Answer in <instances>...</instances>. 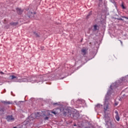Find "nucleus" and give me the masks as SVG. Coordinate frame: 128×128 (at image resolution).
<instances>
[{
  "label": "nucleus",
  "instance_id": "nucleus-24",
  "mask_svg": "<svg viewBox=\"0 0 128 128\" xmlns=\"http://www.w3.org/2000/svg\"><path fill=\"white\" fill-rule=\"evenodd\" d=\"M118 20H124V19L122 18H118Z\"/></svg>",
  "mask_w": 128,
  "mask_h": 128
},
{
  "label": "nucleus",
  "instance_id": "nucleus-5",
  "mask_svg": "<svg viewBox=\"0 0 128 128\" xmlns=\"http://www.w3.org/2000/svg\"><path fill=\"white\" fill-rule=\"evenodd\" d=\"M81 54L84 56H86V54H88V48H83L81 50Z\"/></svg>",
  "mask_w": 128,
  "mask_h": 128
},
{
  "label": "nucleus",
  "instance_id": "nucleus-32",
  "mask_svg": "<svg viewBox=\"0 0 128 128\" xmlns=\"http://www.w3.org/2000/svg\"><path fill=\"white\" fill-rule=\"evenodd\" d=\"M36 118H38V117H37L36 116Z\"/></svg>",
  "mask_w": 128,
  "mask_h": 128
},
{
  "label": "nucleus",
  "instance_id": "nucleus-29",
  "mask_svg": "<svg viewBox=\"0 0 128 128\" xmlns=\"http://www.w3.org/2000/svg\"><path fill=\"white\" fill-rule=\"evenodd\" d=\"M118 103H115V106H118Z\"/></svg>",
  "mask_w": 128,
  "mask_h": 128
},
{
  "label": "nucleus",
  "instance_id": "nucleus-12",
  "mask_svg": "<svg viewBox=\"0 0 128 128\" xmlns=\"http://www.w3.org/2000/svg\"><path fill=\"white\" fill-rule=\"evenodd\" d=\"M17 10V12L18 14H22V9L20 8H17L16 9Z\"/></svg>",
  "mask_w": 128,
  "mask_h": 128
},
{
  "label": "nucleus",
  "instance_id": "nucleus-10",
  "mask_svg": "<svg viewBox=\"0 0 128 128\" xmlns=\"http://www.w3.org/2000/svg\"><path fill=\"white\" fill-rule=\"evenodd\" d=\"M34 120V118H33L32 116H30L28 117L27 122H30Z\"/></svg>",
  "mask_w": 128,
  "mask_h": 128
},
{
  "label": "nucleus",
  "instance_id": "nucleus-26",
  "mask_svg": "<svg viewBox=\"0 0 128 128\" xmlns=\"http://www.w3.org/2000/svg\"><path fill=\"white\" fill-rule=\"evenodd\" d=\"M119 42H120L121 45L122 46V41L119 40Z\"/></svg>",
  "mask_w": 128,
  "mask_h": 128
},
{
  "label": "nucleus",
  "instance_id": "nucleus-19",
  "mask_svg": "<svg viewBox=\"0 0 128 128\" xmlns=\"http://www.w3.org/2000/svg\"><path fill=\"white\" fill-rule=\"evenodd\" d=\"M91 14H92V12H90L89 14L86 16V18H88V16H91Z\"/></svg>",
  "mask_w": 128,
  "mask_h": 128
},
{
  "label": "nucleus",
  "instance_id": "nucleus-28",
  "mask_svg": "<svg viewBox=\"0 0 128 128\" xmlns=\"http://www.w3.org/2000/svg\"><path fill=\"white\" fill-rule=\"evenodd\" d=\"M0 74H4V72H0Z\"/></svg>",
  "mask_w": 128,
  "mask_h": 128
},
{
  "label": "nucleus",
  "instance_id": "nucleus-20",
  "mask_svg": "<svg viewBox=\"0 0 128 128\" xmlns=\"http://www.w3.org/2000/svg\"><path fill=\"white\" fill-rule=\"evenodd\" d=\"M121 6H122V8H123V10H126V7L124 5V4H122Z\"/></svg>",
  "mask_w": 128,
  "mask_h": 128
},
{
  "label": "nucleus",
  "instance_id": "nucleus-9",
  "mask_svg": "<svg viewBox=\"0 0 128 128\" xmlns=\"http://www.w3.org/2000/svg\"><path fill=\"white\" fill-rule=\"evenodd\" d=\"M2 104H12V101H4L2 100L1 102Z\"/></svg>",
  "mask_w": 128,
  "mask_h": 128
},
{
  "label": "nucleus",
  "instance_id": "nucleus-27",
  "mask_svg": "<svg viewBox=\"0 0 128 128\" xmlns=\"http://www.w3.org/2000/svg\"><path fill=\"white\" fill-rule=\"evenodd\" d=\"M37 114H38V116H40V112H37Z\"/></svg>",
  "mask_w": 128,
  "mask_h": 128
},
{
  "label": "nucleus",
  "instance_id": "nucleus-17",
  "mask_svg": "<svg viewBox=\"0 0 128 128\" xmlns=\"http://www.w3.org/2000/svg\"><path fill=\"white\" fill-rule=\"evenodd\" d=\"M94 30H98V25H94Z\"/></svg>",
  "mask_w": 128,
  "mask_h": 128
},
{
  "label": "nucleus",
  "instance_id": "nucleus-14",
  "mask_svg": "<svg viewBox=\"0 0 128 128\" xmlns=\"http://www.w3.org/2000/svg\"><path fill=\"white\" fill-rule=\"evenodd\" d=\"M10 78H11V80H14V78H16V80H18V77L12 75V76H10Z\"/></svg>",
  "mask_w": 128,
  "mask_h": 128
},
{
  "label": "nucleus",
  "instance_id": "nucleus-4",
  "mask_svg": "<svg viewBox=\"0 0 128 128\" xmlns=\"http://www.w3.org/2000/svg\"><path fill=\"white\" fill-rule=\"evenodd\" d=\"M108 100H110L109 97H106L104 108V110H106L108 108Z\"/></svg>",
  "mask_w": 128,
  "mask_h": 128
},
{
  "label": "nucleus",
  "instance_id": "nucleus-2",
  "mask_svg": "<svg viewBox=\"0 0 128 128\" xmlns=\"http://www.w3.org/2000/svg\"><path fill=\"white\" fill-rule=\"evenodd\" d=\"M118 83L114 82L111 84L109 90L107 92V96H114V90L116 88H118Z\"/></svg>",
  "mask_w": 128,
  "mask_h": 128
},
{
  "label": "nucleus",
  "instance_id": "nucleus-34",
  "mask_svg": "<svg viewBox=\"0 0 128 128\" xmlns=\"http://www.w3.org/2000/svg\"><path fill=\"white\" fill-rule=\"evenodd\" d=\"M31 14H32V12Z\"/></svg>",
  "mask_w": 128,
  "mask_h": 128
},
{
  "label": "nucleus",
  "instance_id": "nucleus-22",
  "mask_svg": "<svg viewBox=\"0 0 128 128\" xmlns=\"http://www.w3.org/2000/svg\"><path fill=\"white\" fill-rule=\"evenodd\" d=\"M100 104H98L96 106V108H100Z\"/></svg>",
  "mask_w": 128,
  "mask_h": 128
},
{
  "label": "nucleus",
  "instance_id": "nucleus-35",
  "mask_svg": "<svg viewBox=\"0 0 128 128\" xmlns=\"http://www.w3.org/2000/svg\"><path fill=\"white\" fill-rule=\"evenodd\" d=\"M74 126H76V124H74Z\"/></svg>",
  "mask_w": 128,
  "mask_h": 128
},
{
  "label": "nucleus",
  "instance_id": "nucleus-25",
  "mask_svg": "<svg viewBox=\"0 0 128 128\" xmlns=\"http://www.w3.org/2000/svg\"><path fill=\"white\" fill-rule=\"evenodd\" d=\"M122 18H126V20H128V17L122 16Z\"/></svg>",
  "mask_w": 128,
  "mask_h": 128
},
{
  "label": "nucleus",
  "instance_id": "nucleus-33",
  "mask_svg": "<svg viewBox=\"0 0 128 128\" xmlns=\"http://www.w3.org/2000/svg\"><path fill=\"white\" fill-rule=\"evenodd\" d=\"M24 82H26V80H25Z\"/></svg>",
  "mask_w": 128,
  "mask_h": 128
},
{
  "label": "nucleus",
  "instance_id": "nucleus-11",
  "mask_svg": "<svg viewBox=\"0 0 128 128\" xmlns=\"http://www.w3.org/2000/svg\"><path fill=\"white\" fill-rule=\"evenodd\" d=\"M54 110H55L56 114H57V116H58V114H60L62 110H60V108L54 109Z\"/></svg>",
  "mask_w": 128,
  "mask_h": 128
},
{
  "label": "nucleus",
  "instance_id": "nucleus-7",
  "mask_svg": "<svg viewBox=\"0 0 128 128\" xmlns=\"http://www.w3.org/2000/svg\"><path fill=\"white\" fill-rule=\"evenodd\" d=\"M114 112L116 114L115 118L117 120V122H118L120 119V115H118V110H116L114 111Z\"/></svg>",
  "mask_w": 128,
  "mask_h": 128
},
{
  "label": "nucleus",
  "instance_id": "nucleus-1",
  "mask_svg": "<svg viewBox=\"0 0 128 128\" xmlns=\"http://www.w3.org/2000/svg\"><path fill=\"white\" fill-rule=\"evenodd\" d=\"M63 114L65 116H67L68 118H72L74 120H78V116H80V113L76 110H73L72 111L70 109H67L66 111H64Z\"/></svg>",
  "mask_w": 128,
  "mask_h": 128
},
{
  "label": "nucleus",
  "instance_id": "nucleus-23",
  "mask_svg": "<svg viewBox=\"0 0 128 128\" xmlns=\"http://www.w3.org/2000/svg\"><path fill=\"white\" fill-rule=\"evenodd\" d=\"M48 118H48V116H46V118H44V120H48Z\"/></svg>",
  "mask_w": 128,
  "mask_h": 128
},
{
  "label": "nucleus",
  "instance_id": "nucleus-15",
  "mask_svg": "<svg viewBox=\"0 0 128 128\" xmlns=\"http://www.w3.org/2000/svg\"><path fill=\"white\" fill-rule=\"evenodd\" d=\"M50 112H52V114H54V116H58V114H56V110H54V109L52 110H50Z\"/></svg>",
  "mask_w": 128,
  "mask_h": 128
},
{
  "label": "nucleus",
  "instance_id": "nucleus-21",
  "mask_svg": "<svg viewBox=\"0 0 128 128\" xmlns=\"http://www.w3.org/2000/svg\"><path fill=\"white\" fill-rule=\"evenodd\" d=\"M122 100V98H120V97H117L116 98V100Z\"/></svg>",
  "mask_w": 128,
  "mask_h": 128
},
{
  "label": "nucleus",
  "instance_id": "nucleus-3",
  "mask_svg": "<svg viewBox=\"0 0 128 128\" xmlns=\"http://www.w3.org/2000/svg\"><path fill=\"white\" fill-rule=\"evenodd\" d=\"M44 80L42 75L36 76V77H32L31 78L30 82L34 84V82H44Z\"/></svg>",
  "mask_w": 128,
  "mask_h": 128
},
{
  "label": "nucleus",
  "instance_id": "nucleus-6",
  "mask_svg": "<svg viewBox=\"0 0 128 128\" xmlns=\"http://www.w3.org/2000/svg\"><path fill=\"white\" fill-rule=\"evenodd\" d=\"M6 120L8 122H14V118L12 116H8L6 117Z\"/></svg>",
  "mask_w": 128,
  "mask_h": 128
},
{
  "label": "nucleus",
  "instance_id": "nucleus-31",
  "mask_svg": "<svg viewBox=\"0 0 128 128\" xmlns=\"http://www.w3.org/2000/svg\"><path fill=\"white\" fill-rule=\"evenodd\" d=\"M34 14H36V12H34Z\"/></svg>",
  "mask_w": 128,
  "mask_h": 128
},
{
  "label": "nucleus",
  "instance_id": "nucleus-30",
  "mask_svg": "<svg viewBox=\"0 0 128 128\" xmlns=\"http://www.w3.org/2000/svg\"><path fill=\"white\" fill-rule=\"evenodd\" d=\"M10 24H14V23H10Z\"/></svg>",
  "mask_w": 128,
  "mask_h": 128
},
{
  "label": "nucleus",
  "instance_id": "nucleus-13",
  "mask_svg": "<svg viewBox=\"0 0 128 128\" xmlns=\"http://www.w3.org/2000/svg\"><path fill=\"white\" fill-rule=\"evenodd\" d=\"M33 34H34L36 38H40V34L36 32H33Z\"/></svg>",
  "mask_w": 128,
  "mask_h": 128
},
{
  "label": "nucleus",
  "instance_id": "nucleus-16",
  "mask_svg": "<svg viewBox=\"0 0 128 128\" xmlns=\"http://www.w3.org/2000/svg\"><path fill=\"white\" fill-rule=\"evenodd\" d=\"M0 112H4V107H0Z\"/></svg>",
  "mask_w": 128,
  "mask_h": 128
},
{
  "label": "nucleus",
  "instance_id": "nucleus-8",
  "mask_svg": "<svg viewBox=\"0 0 128 128\" xmlns=\"http://www.w3.org/2000/svg\"><path fill=\"white\" fill-rule=\"evenodd\" d=\"M76 104H82L84 102V100L82 99H78L76 101Z\"/></svg>",
  "mask_w": 128,
  "mask_h": 128
},
{
  "label": "nucleus",
  "instance_id": "nucleus-18",
  "mask_svg": "<svg viewBox=\"0 0 128 128\" xmlns=\"http://www.w3.org/2000/svg\"><path fill=\"white\" fill-rule=\"evenodd\" d=\"M52 104L53 106H60V104H59L58 103V102H56V103L54 102V103H52Z\"/></svg>",
  "mask_w": 128,
  "mask_h": 128
}]
</instances>
